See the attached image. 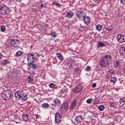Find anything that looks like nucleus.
<instances>
[{
    "label": "nucleus",
    "instance_id": "obj_1",
    "mask_svg": "<svg viewBox=\"0 0 125 125\" xmlns=\"http://www.w3.org/2000/svg\"><path fill=\"white\" fill-rule=\"evenodd\" d=\"M111 62H112V56L110 55H105L102 57L99 64L101 67H107Z\"/></svg>",
    "mask_w": 125,
    "mask_h": 125
},
{
    "label": "nucleus",
    "instance_id": "obj_2",
    "mask_svg": "<svg viewBox=\"0 0 125 125\" xmlns=\"http://www.w3.org/2000/svg\"><path fill=\"white\" fill-rule=\"evenodd\" d=\"M86 15V13L85 12L82 10L78 11L76 12V17L73 19V20L74 21H78L79 20L80 21H83V19L85 17Z\"/></svg>",
    "mask_w": 125,
    "mask_h": 125
},
{
    "label": "nucleus",
    "instance_id": "obj_3",
    "mask_svg": "<svg viewBox=\"0 0 125 125\" xmlns=\"http://www.w3.org/2000/svg\"><path fill=\"white\" fill-rule=\"evenodd\" d=\"M13 94H12V91L10 90H6L3 91L1 93V96L3 100H8L10 99L11 96H12Z\"/></svg>",
    "mask_w": 125,
    "mask_h": 125
},
{
    "label": "nucleus",
    "instance_id": "obj_4",
    "mask_svg": "<svg viewBox=\"0 0 125 125\" xmlns=\"http://www.w3.org/2000/svg\"><path fill=\"white\" fill-rule=\"evenodd\" d=\"M39 57H40V54L37 53H31L27 55V59L28 60V62L34 63V62H35V60H37Z\"/></svg>",
    "mask_w": 125,
    "mask_h": 125
},
{
    "label": "nucleus",
    "instance_id": "obj_5",
    "mask_svg": "<svg viewBox=\"0 0 125 125\" xmlns=\"http://www.w3.org/2000/svg\"><path fill=\"white\" fill-rule=\"evenodd\" d=\"M10 45H13L14 47H18L19 46V41L16 39H8L7 41Z\"/></svg>",
    "mask_w": 125,
    "mask_h": 125
},
{
    "label": "nucleus",
    "instance_id": "obj_6",
    "mask_svg": "<svg viewBox=\"0 0 125 125\" xmlns=\"http://www.w3.org/2000/svg\"><path fill=\"white\" fill-rule=\"evenodd\" d=\"M0 13L2 15H6L9 12V9L6 6H3L0 8Z\"/></svg>",
    "mask_w": 125,
    "mask_h": 125
},
{
    "label": "nucleus",
    "instance_id": "obj_7",
    "mask_svg": "<svg viewBox=\"0 0 125 125\" xmlns=\"http://www.w3.org/2000/svg\"><path fill=\"white\" fill-rule=\"evenodd\" d=\"M62 119V114H60L59 112H56L55 114V124H59L61 122Z\"/></svg>",
    "mask_w": 125,
    "mask_h": 125
},
{
    "label": "nucleus",
    "instance_id": "obj_8",
    "mask_svg": "<svg viewBox=\"0 0 125 125\" xmlns=\"http://www.w3.org/2000/svg\"><path fill=\"white\" fill-rule=\"evenodd\" d=\"M77 104H78V100L76 99H74L71 103L70 105L69 109L70 111H73L75 109V107L77 106Z\"/></svg>",
    "mask_w": 125,
    "mask_h": 125
},
{
    "label": "nucleus",
    "instance_id": "obj_9",
    "mask_svg": "<svg viewBox=\"0 0 125 125\" xmlns=\"http://www.w3.org/2000/svg\"><path fill=\"white\" fill-rule=\"evenodd\" d=\"M83 85L82 84H79L75 87L73 90V92L74 93H78V92L82 91V89H83Z\"/></svg>",
    "mask_w": 125,
    "mask_h": 125
},
{
    "label": "nucleus",
    "instance_id": "obj_10",
    "mask_svg": "<svg viewBox=\"0 0 125 125\" xmlns=\"http://www.w3.org/2000/svg\"><path fill=\"white\" fill-rule=\"evenodd\" d=\"M69 68H73V66H76V61L74 60L70 59L67 62Z\"/></svg>",
    "mask_w": 125,
    "mask_h": 125
},
{
    "label": "nucleus",
    "instance_id": "obj_11",
    "mask_svg": "<svg viewBox=\"0 0 125 125\" xmlns=\"http://www.w3.org/2000/svg\"><path fill=\"white\" fill-rule=\"evenodd\" d=\"M28 65L29 66L28 69L29 71H32L37 69V66H36L35 64L33 63V62H30V63Z\"/></svg>",
    "mask_w": 125,
    "mask_h": 125
},
{
    "label": "nucleus",
    "instance_id": "obj_12",
    "mask_svg": "<svg viewBox=\"0 0 125 125\" xmlns=\"http://www.w3.org/2000/svg\"><path fill=\"white\" fill-rule=\"evenodd\" d=\"M82 21H83L85 25H89L90 24V18L89 17L86 16V15L82 20Z\"/></svg>",
    "mask_w": 125,
    "mask_h": 125
},
{
    "label": "nucleus",
    "instance_id": "obj_13",
    "mask_svg": "<svg viewBox=\"0 0 125 125\" xmlns=\"http://www.w3.org/2000/svg\"><path fill=\"white\" fill-rule=\"evenodd\" d=\"M117 38L119 42H125V36H123L121 34H118L117 35Z\"/></svg>",
    "mask_w": 125,
    "mask_h": 125
},
{
    "label": "nucleus",
    "instance_id": "obj_14",
    "mask_svg": "<svg viewBox=\"0 0 125 125\" xmlns=\"http://www.w3.org/2000/svg\"><path fill=\"white\" fill-rule=\"evenodd\" d=\"M75 121L77 124H81L83 121V116L81 115H78L75 118Z\"/></svg>",
    "mask_w": 125,
    "mask_h": 125
},
{
    "label": "nucleus",
    "instance_id": "obj_15",
    "mask_svg": "<svg viewBox=\"0 0 125 125\" xmlns=\"http://www.w3.org/2000/svg\"><path fill=\"white\" fill-rule=\"evenodd\" d=\"M22 117L24 122H29V120H30V116H29V115L24 114L22 115Z\"/></svg>",
    "mask_w": 125,
    "mask_h": 125
},
{
    "label": "nucleus",
    "instance_id": "obj_16",
    "mask_svg": "<svg viewBox=\"0 0 125 125\" xmlns=\"http://www.w3.org/2000/svg\"><path fill=\"white\" fill-rule=\"evenodd\" d=\"M74 16V12L72 11L68 12L65 15L66 18H72Z\"/></svg>",
    "mask_w": 125,
    "mask_h": 125
},
{
    "label": "nucleus",
    "instance_id": "obj_17",
    "mask_svg": "<svg viewBox=\"0 0 125 125\" xmlns=\"http://www.w3.org/2000/svg\"><path fill=\"white\" fill-rule=\"evenodd\" d=\"M15 96L16 98H21L22 95H21V91H18L15 93Z\"/></svg>",
    "mask_w": 125,
    "mask_h": 125
},
{
    "label": "nucleus",
    "instance_id": "obj_18",
    "mask_svg": "<svg viewBox=\"0 0 125 125\" xmlns=\"http://www.w3.org/2000/svg\"><path fill=\"white\" fill-rule=\"evenodd\" d=\"M54 106H60V101L58 99H55L54 100Z\"/></svg>",
    "mask_w": 125,
    "mask_h": 125
},
{
    "label": "nucleus",
    "instance_id": "obj_19",
    "mask_svg": "<svg viewBox=\"0 0 125 125\" xmlns=\"http://www.w3.org/2000/svg\"><path fill=\"white\" fill-rule=\"evenodd\" d=\"M97 46L98 48H99L100 47H103L105 46V44L102 42H99L97 43Z\"/></svg>",
    "mask_w": 125,
    "mask_h": 125
},
{
    "label": "nucleus",
    "instance_id": "obj_20",
    "mask_svg": "<svg viewBox=\"0 0 125 125\" xmlns=\"http://www.w3.org/2000/svg\"><path fill=\"white\" fill-rule=\"evenodd\" d=\"M120 54L125 55V47H121L120 49Z\"/></svg>",
    "mask_w": 125,
    "mask_h": 125
},
{
    "label": "nucleus",
    "instance_id": "obj_21",
    "mask_svg": "<svg viewBox=\"0 0 125 125\" xmlns=\"http://www.w3.org/2000/svg\"><path fill=\"white\" fill-rule=\"evenodd\" d=\"M104 29L106 31H108V32H112V31L114 30V28L112 26H109L104 28Z\"/></svg>",
    "mask_w": 125,
    "mask_h": 125
},
{
    "label": "nucleus",
    "instance_id": "obj_22",
    "mask_svg": "<svg viewBox=\"0 0 125 125\" xmlns=\"http://www.w3.org/2000/svg\"><path fill=\"white\" fill-rule=\"evenodd\" d=\"M57 56L59 60H61V61H63V56H62V54H61V53H58L57 54Z\"/></svg>",
    "mask_w": 125,
    "mask_h": 125
},
{
    "label": "nucleus",
    "instance_id": "obj_23",
    "mask_svg": "<svg viewBox=\"0 0 125 125\" xmlns=\"http://www.w3.org/2000/svg\"><path fill=\"white\" fill-rule=\"evenodd\" d=\"M42 107L44 109H47V108H49V104L47 103H44L42 104Z\"/></svg>",
    "mask_w": 125,
    "mask_h": 125
},
{
    "label": "nucleus",
    "instance_id": "obj_24",
    "mask_svg": "<svg viewBox=\"0 0 125 125\" xmlns=\"http://www.w3.org/2000/svg\"><path fill=\"white\" fill-rule=\"evenodd\" d=\"M115 67H119V66H121V61H116L114 62Z\"/></svg>",
    "mask_w": 125,
    "mask_h": 125
},
{
    "label": "nucleus",
    "instance_id": "obj_25",
    "mask_svg": "<svg viewBox=\"0 0 125 125\" xmlns=\"http://www.w3.org/2000/svg\"><path fill=\"white\" fill-rule=\"evenodd\" d=\"M110 82L112 83H116L117 82V78L116 77H111Z\"/></svg>",
    "mask_w": 125,
    "mask_h": 125
},
{
    "label": "nucleus",
    "instance_id": "obj_26",
    "mask_svg": "<svg viewBox=\"0 0 125 125\" xmlns=\"http://www.w3.org/2000/svg\"><path fill=\"white\" fill-rule=\"evenodd\" d=\"M96 29L97 31H101L102 29V25L101 24H98L96 26Z\"/></svg>",
    "mask_w": 125,
    "mask_h": 125
},
{
    "label": "nucleus",
    "instance_id": "obj_27",
    "mask_svg": "<svg viewBox=\"0 0 125 125\" xmlns=\"http://www.w3.org/2000/svg\"><path fill=\"white\" fill-rule=\"evenodd\" d=\"M22 55V52L21 51H18L15 54V56L16 57H19V56H21Z\"/></svg>",
    "mask_w": 125,
    "mask_h": 125
},
{
    "label": "nucleus",
    "instance_id": "obj_28",
    "mask_svg": "<svg viewBox=\"0 0 125 125\" xmlns=\"http://www.w3.org/2000/svg\"><path fill=\"white\" fill-rule=\"evenodd\" d=\"M23 101H26L27 100V95L23 94V95H21V98Z\"/></svg>",
    "mask_w": 125,
    "mask_h": 125
},
{
    "label": "nucleus",
    "instance_id": "obj_29",
    "mask_svg": "<svg viewBox=\"0 0 125 125\" xmlns=\"http://www.w3.org/2000/svg\"><path fill=\"white\" fill-rule=\"evenodd\" d=\"M68 92V89H62L61 90V94H63L64 93H67Z\"/></svg>",
    "mask_w": 125,
    "mask_h": 125
},
{
    "label": "nucleus",
    "instance_id": "obj_30",
    "mask_svg": "<svg viewBox=\"0 0 125 125\" xmlns=\"http://www.w3.org/2000/svg\"><path fill=\"white\" fill-rule=\"evenodd\" d=\"M119 102L122 106H124L125 104V100L124 99H121L119 100Z\"/></svg>",
    "mask_w": 125,
    "mask_h": 125
},
{
    "label": "nucleus",
    "instance_id": "obj_31",
    "mask_svg": "<svg viewBox=\"0 0 125 125\" xmlns=\"http://www.w3.org/2000/svg\"><path fill=\"white\" fill-rule=\"evenodd\" d=\"M49 86L50 88H55V87H56V84L53 83H51L49 84Z\"/></svg>",
    "mask_w": 125,
    "mask_h": 125
},
{
    "label": "nucleus",
    "instance_id": "obj_32",
    "mask_svg": "<svg viewBox=\"0 0 125 125\" xmlns=\"http://www.w3.org/2000/svg\"><path fill=\"white\" fill-rule=\"evenodd\" d=\"M1 63H2V65H3L4 66L8 64V61H7V60H3Z\"/></svg>",
    "mask_w": 125,
    "mask_h": 125
},
{
    "label": "nucleus",
    "instance_id": "obj_33",
    "mask_svg": "<svg viewBox=\"0 0 125 125\" xmlns=\"http://www.w3.org/2000/svg\"><path fill=\"white\" fill-rule=\"evenodd\" d=\"M105 109V106L104 105H101L99 106V110L100 111H103Z\"/></svg>",
    "mask_w": 125,
    "mask_h": 125
},
{
    "label": "nucleus",
    "instance_id": "obj_34",
    "mask_svg": "<svg viewBox=\"0 0 125 125\" xmlns=\"http://www.w3.org/2000/svg\"><path fill=\"white\" fill-rule=\"evenodd\" d=\"M94 102L95 104H98L99 103V100L97 98H96L94 99Z\"/></svg>",
    "mask_w": 125,
    "mask_h": 125
},
{
    "label": "nucleus",
    "instance_id": "obj_35",
    "mask_svg": "<svg viewBox=\"0 0 125 125\" xmlns=\"http://www.w3.org/2000/svg\"><path fill=\"white\" fill-rule=\"evenodd\" d=\"M91 69V67L90 66H87L85 68V71H86V72H89V71H90Z\"/></svg>",
    "mask_w": 125,
    "mask_h": 125
},
{
    "label": "nucleus",
    "instance_id": "obj_36",
    "mask_svg": "<svg viewBox=\"0 0 125 125\" xmlns=\"http://www.w3.org/2000/svg\"><path fill=\"white\" fill-rule=\"evenodd\" d=\"M53 4H54V5H56V6H57V7H60V3H57L56 2H53Z\"/></svg>",
    "mask_w": 125,
    "mask_h": 125
},
{
    "label": "nucleus",
    "instance_id": "obj_37",
    "mask_svg": "<svg viewBox=\"0 0 125 125\" xmlns=\"http://www.w3.org/2000/svg\"><path fill=\"white\" fill-rule=\"evenodd\" d=\"M50 35L51 36V37H53V38H56L57 36L56 33H52Z\"/></svg>",
    "mask_w": 125,
    "mask_h": 125
},
{
    "label": "nucleus",
    "instance_id": "obj_38",
    "mask_svg": "<svg viewBox=\"0 0 125 125\" xmlns=\"http://www.w3.org/2000/svg\"><path fill=\"white\" fill-rule=\"evenodd\" d=\"M14 117L15 120H18V119H19V115L18 114H15Z\"/></svg>",
    "mask_w": 125,
    "mask_h": 125
},
{
    "label": "nucleus",
    "instance_id": "obj_39",
    "mask_svg": "<svg viewBox=\"0 0 125 125\" xmlns=\"http://www.w3.org/2000/svg\"><path fill=\"white\" fill-rule=\"evenodd\" d=\"M92 102V101H91V99H88L86 101V103H88V104H90Z\"/></svg>",
    "mask_w": 125,
    "mask_h": 125
},
{
    "label": "nucleus",
    "instance_id": "obj_40",
    "mask_svg": "<svg viewBox=\"0 0 125 125\" xmlns=\"http://www.w3.org/2000/svg\"><path fill=\"white\" fill-rule=\"evenodd\" d=\"M1 32H4L5 31V27L4 26H2L1 27Z\"/></svg>",
    "mask_w": 125,
    "mask_h": 125
},
{
    "label": "nucleus",
    "instance_id": "obj_41",
    "mask_svg": "<svg viewBox=\"0 0 125 125\" xmlns=\"http://www.w3.org/2000/svg\"><path fill=\"white\" fill-rule=\"evenodd\" d=\"M28 81L29 82H32V81H33V77L29 76L28 78Z\"/></svg>",
    "mask_w": 125,
    "mask_h": 125
},
{
    "label": "nucleus",
    "instance_id": "obj_42",
    "mask_svg": "<svg viewBox=\"0 0 125 125\" xmlns=\"http://www.w3.org/2000/svg\"><path fill=\"white\" fill-rule=\"evenodd\" d=\"M120 2L122 4H124V5H125V0H121Z\"/></svg>",
    "mask_w": 125,
    "mask_h": 125
},
{
    "label": "nucleus",
    "instance_id": "obj_43",
    "mask_svg": "<svg viewBox=\"0 0 125 125\" xmlns=\"http://www.w3.org/2000/svg\"><path fill=\"white\" fill-rule=\"evenodd\" d=\"M76 72H79L80 71V67H78L75 68Z\"/></svg>",
    "mask_w": 125,
    "mask_h": 125
},
{
    "label": "nucleus",
    "instance_id": "obj_44",
    "mask_svg": "<svg viewBox=\"0 0 125 125\" xmlns=\"http://www.w3.org/2000/svg\"><path fill=\"white\" fill-rule=\"evenodd\" d=\"M62 108H63V109H64L65 110H67V109H68V106H67L63 105Z\"/></svg>",
    "mask_w": 125,
    "mask_h": 125
},
{
    "label": "nucleus",
    "instance_id": "obj_45",
    "mask_svg": "<svg viewBox=\"0 0 125 125\" xmlns=\"http://www.w3.org/2000/svg\"><path fill=\"white\" fill-rule=\"evenodd\" d=\"M109 72L110 74H113L114 73V69H110L109 70Z\"/></svg>",
    "mask_w": 125,
    "mask_h": 125
},
{
    "label": "nucleus",
    "instance_id": "obj_46",
    "mask_svg": "<svg viewBox=\"0 0 125 125\" xmlns=\"http://www.w3.org/2000/svg\"><path fill=\"white\" fill-rule=\"evenodd\" d=\"M92 87H96V83H94L92 84Z\"/></svg>",
    "mask_w": 125,
    "mask_h": 125
},
{
    "label": "nucleus",
    "instance_id": "obj_47",
    "mask_svg": "<svg viewBox=\"0 0 125 125\" xmlns=\"http://www.w3.org/2000/svg\"><path fill=\"white\" fill-rule=\"evenodd\" d=\"M110 106L115 107V104L113 103V104H111Z\"/></svg>",
    "mask_w": 125,
    "mask_h": 125
},
{
    "label": "nucleus",
    "instance_id": "obj_48",
    "mask_svg": "<svg viewBox=\"0 0 125 125\" xmlns=\"http://www.w3.org/2000/svg\"><path fill=\"white\" fill-rule=\"evenodd\" d=\"M2 59V54H1V53H0V59Z\"/></svg>",
    "mask_w": 125,
    "mask_h": 125
},
{
    "label": "nucleus",
    "instance_id": "obj_49",
    "mask_svg": "<svg viewBox=\"0 0 125 125\" xmlns=\"http://www.w3.org/2000/svg\"><path fill=\"white\" fill-rule=\"evenodd\" d=\"M123 73L125 75V68L123 69Z\"/></svg>",
    "mask_w": 125,
    "mask_h": 125
},
{
    "label": "nucleus",
    "instance_id": "obj_50",
    "mask_svg": "<svg viewBox=\"0 0 125 125\" xmlns=\"http://www.w3.org/2000/svg\"><path fill=\"white\" fill-rule=\"evenodd\" d=\"M36 119H39V115H37L36 116Z\"/></svg>",
    "mask_w": 125,
    "mask_h": 125
},
{
    "label": "nucleus",
    "instance_id": "obj_51",
    "mask_svg": "<svg viewBox=\"0 0 125 125\" xmlns=\"http://www.w3.org/2000/svg\"><path fill=\"white\" fill-rule=\"evenodd\" d=\"M17 1H18L19 2H20L21 1V0H16Z\"/></svg>",
    "mask_w": 125,
    "mask_h": 125
},
{
    "label": "nucleus",
    "instance_id": "obj_52",
    "mask_svg": "<svg viewBox=\"0 0 125 125\" xmlns=\"http://www.w3.org/2000/svg\"><path fill=\"white\" fill-rule=\"evenodd\" d=\"M43 6V4H41V7H42Z\"/></svg>",
    "mask_w": 125,
    "mask_h": 125
},
{
    "label": "nucleus",
    "instance_id": "obj_53",
    "mask_svg": "<svg viewBox=\"0 0 125 125\" xmlns=\"http://www.w3.org/2000/svg\"><path fill=\"white\" fill-rule=\"evenodd\" d=\"M97 1H101V0H96Z\"/></svg>",
    "mask_w": 125,
    "mask_h": 125
},
{
    "label": "nucleus",
    "instance_id": "obj_54",
    "mask_svg": "<svg viewBox=\"0 0 125 125\" xmlns=\"http://www.w3.org/2000/svg\"><path fill=\"white\" fill-rule=\"evenodd\" d=\"M16 124H18V122H16Z\"/></svg>",
    "mask_w": 125,
    "mask_h": 125
},
{
    "label": "nucleus",
    "instance_id": "obj_55",
    "mask_svg": "<svg viewBox=\"0 0 125 125\" xmlns=\"http://www.w3.org/2000/svg\"><path fill=\"white\" fill-rule=\"evenodd\" d=\"M44 7H46V6H44Z\"/></svg>",
    "mask_w": 125,
    "mask_h": 125
},
{
    "label": "nucleus",
    "instance_id": "obj_56",
    "mask_svg": "<svg viewBox=\"0 0 125 125\" xmlns=\"http://www.w3.org/2000/svg\"><path fill=\"white\" fill-rule=\"evenodd\" d=\"M52 105H53V104H52Z\"/></svg>",
    "mask_w": 125,
    "mask_h": 125
}]
</instances>
